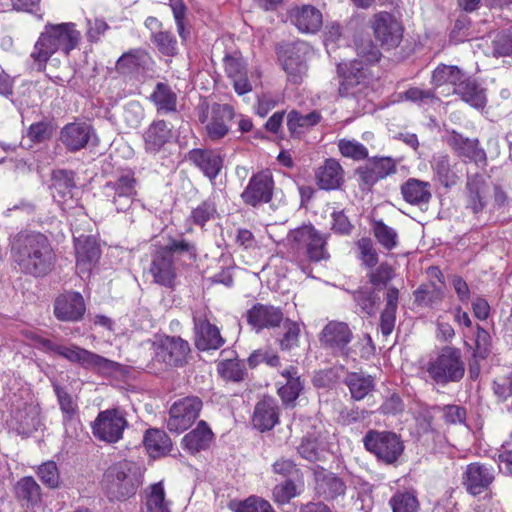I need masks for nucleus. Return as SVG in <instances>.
I'll list each match as a JSON object with an SVG mask.
<instances>
[{"label":"nucleus","mask_w":512,"mask_h":512,"mask_svg":"<svg viewBox=\"0 0 512 512\" xmlns=\"http://www.w3.org/2000/svg\"><path fill=\"white\" fill-rule=\"evenodd\" d=\"M173 138L172 127L164 120L153 121L144 132L145 150L148 153H158L165 144Z\"/></svg>","instance_id":"nucleus-30"},{"label":"nucleus","mask_w":512,"mask_h":512,"mask_svg":"<svg viewBox=\"0 0 512 512\" xmlns=\"http://www.w3.org/2000/svg\"><path fill=\"white\" fill-rule=\"evenodd\" d=\"M299 494L297 485L290 480L278 484L273 489L274 500L279 504H286Z\"/></svg>","instance_id":"nucleus-59"},{"label":"nucleus","mask_w":512,"mask_h":512,"mask_svg":"<svg viewBox=\"0 0 512 512\" xmlns=\"http://www.w3.org/2000/svg\"><path fill=\"white\" fill-rule=\"evenodd\" d=\"M281 377L283 378V382H278L281 386L278 388V393L283 402L289 404L294 402L302 388V382L297 373V370L294 367H289L284 369L281 372Z\"/></svg>","instance_id":"nucleus-41"},{"label":"nucleus","mask_w":512,"mask_h":512,"mask_svg":"<svg viewBox=\"0 0 512 512\" xmlns=\"http://www.w3.org/2000/svg\"><path fill=\"white\" fill-rule=\"evenodd\" d=\"M195 344L199 350L219 349L224 344L219 329L205 315L194 314Z\"/></svg>","instance_id":"nucleus-22"},{"label":"nucleus","mask_w":512,"mask_h":512,"mask_svg":"<svg viewBox=\"0 0 512 512\" xmlns=\"http://www.w3.org/2000/svg\"><path fill=\"white\" fill-rule=\"evenodd\" d=\"M278 60L292 84H300L308 71L310 47L303 41L281 43L276 48Z\"/></svg>","instance_id":"nucleus-8"},{"label":"nucleus","mask_w":512,"mask_h":512,"mask_svg":"<svg viewBox=\"0 0 512 512\" xmlns=\"http://www.w3.org/2000/svg\"><path fill=\"white\" fill-rule=\"evenodd\" d=\"M401 193L405 201L426 208L432 198L431 184L416 178H409L401 185Z\"/></svg>","instance_id":"nucleus-33"},{"label":"nucleus","mask_w":512,"mask_h":512,"mask_svg":"<svg viewBox=\"0 0 512 512\" xmlns=\"http://www.w3.org/2000/svg\"><path fill=\"white\" fill-rule=\"evenodd\" d=\"M85 232L84 226H77L72 230L76 253V270L82 277L90 275L101 255L97 235L86 234Z\"/></svg>","instance_id":"nucleus-10"},{"label":"nucleus","mask_w":512,"mask_h":512,"mask_svg":"<svg viewBox=\"0 0 512 512\" xmlns=\"http://www.w3.org/2000/svg\"><path fill=\"white\" fill-rule=\"evenodd\" d=\"M295 241L307 246V253L312 261H320L327 257L325 239L317 233L313 226H299L292 231Z\"/></svg>","instance_id":"nucleus-26"},{"label":"nucleus","mask_w":512,"mask_h":512,"mask_svg":"<svg viewBox=\"0 0 512 512\" xmlns=\"http://www.w3.org/2000/svg\"><path fill=\"white\" fill-rule=\"evenodd\" d=\"M248 363L251 367H256L260 363H266L271 367H276L280 363L279 356L268 350V349H258L255 350L248 358Z\"/></svg>","instance_id":"nucleus-63"},{"label":"nucleus","mask_w":512,"mask_h":512,"mask_svg":"<svg viewBox=\"0 0 512 512\" xmlns=\"http://www.w3.org/2000/svg\"><path fill=\"white\" fill-rule=\"evenodd\" d=\"M247 321L257 331L274 328L283 321V313L277 307L257 304L248 310Z\"/></svg>","instance_id":"nucleus-28"},{"label":"nucleus","mask_w":512,"mask_h":512,"mask_svg":"<svg viewBox=\"0 0 512 512\" xmlns=\"http://www.w3.org/2000/svg\"><path fill=\"white\" fill-rule=\"evenodd\" d=\"M38 476L43 484L56 488L59 484V472L55 462L48 461L38 468Z\"/></svg>","instance_id":"nucleus-61"},{"label":"nucleus","mask_w":512,"mask_h":512,"mask_svg":"<svg viewBox=\"0 0 512 512\" xmlns=\"http://www.w3.org/2000/svg\"><path fill=\"white\" fill-rule=\"evenodd\" d=\"M94 136V129L87 123L66 124L60 132V140L70 152L79 151L87 146Z\"/></svg>","instance_id":"nucleus-23"},{"label":"nucleus","mask_w":512,"mask_h":512,"mask_svg":"<svg viewBox=\"0 0 512 512\" xmlns=\"http://www.w3.org/2000/svg\"><path fill=\"white\" fill-rule=\"evenodd\" d=\"M11 253L20 270L34 276H44L54 265L52 247L41 233L20 232L12 240Z\"/></svg>","instance_id":"nucleus-1"},{"label":"nucleus","mask_w":512,"mask_h":512,"mask_svg":"<svg viewBox=\"0 0 512 512\" xmlns=\"http://www.w3.org/2000/svg\"><path fill=\"white\" fill-rule=\"evenodd\" d=\"M274 189L272 172L269 169L253 174L241 197L246 204L256 206L271 200Z\"/></svg>","instance_id":"nucleus-19"},{"label":"nucleus","mask_w":512,"mask_h":512,"mask_svg":"<svg viewBox=\"0 0 512 512\" xmlns=\"http://www.w3.org/2000/svg\"><path fill=\"white\" fill-rule=\"evenodd\" d=\"M54 134V126L49 120H41L32 123L26 133L25 137L34 144L45 143L49 141Z\"/></svg>","instance_id":"nucleus-52"},{"label":"nucleus","mask_w":512,"mask_h":512,"mask_svg":"<svg viewBox=\"0 0 512 512\" xmlns=\"http://www.w3.org/2000/svg\"><path fill=\"white\" fill-rule=\"evenodd\" d=\"M490 193L488 178L479 172L467 173L465 184L466 207L474 214L482 212Z\"/></svg>","instance_id":"nucleus-20"},{"label":"nucleus","mask_w":512,"mask_h":512,"mask_svg":"<svg viewBox=\"0 0 512 512\" xmlns=\"http://www.w3.org/2000/svg\"><path fill=\"white\" fill-rule=\"evenodd\" d=\"M81 33L72 22L47 23L40 33L30 54L38 71L46 68L47 62L57 52L68 56L80 43Z\"/></svg>","instance_id":"nucleus-2"},{"label":"nucleus","mask_w":512,"mask_h":512,"mask_svg":"<svg viewBox=\"0 0 512 512\" xmlns=\"http://www.w3.org/2000/svg\"><path fill=\"white\" fill-rule=\"evenodd\" d=\"M352 338L353 333L348 324L340 321H330L322 329L319 340L324 348L348 358L350 349L347 345Z\"/></svg>","instance_id":"nucleus-16"},{"label":"nucleus","mask_w":512,"mask_h":512,"mask_svg":"<svg viewBox=\"0 0 512 512\" xmlns=\"http://www.w3.org/2000/svg\"><path fill=\"white\" fill-rule=\"evenodd\" d=\"M315 180L322 190H336L344 182V170L336 159H326L324 164L316 169Z\"/></svg>","instance_id":"nucleus-29"},{"label":"nucleus","mask_w":512,"mask_h":512,"mask_svg":"<svg viewBox=\"0 0 512 512\" xmlns=\"http://www.w3.org/2000/svg\"><path fill=\"white\" fill-rule=\"evenodd\" d=\"M289 18L299 31L316 33L322 26V14L312 5L296 6L289 11Z\"/></svg>","instance_id":"nucleus-27"},{"label":"nucleus","mask_w":512,"mask_h":512,"mask_svg":"<svg viewBox=\"0 0 512 512\" xmlns=\"http://www.w3.org/2000/svg\"><path fill=\"white\" fill-rule=\"evenodd\" d=\"M493 480V469L480 463L469 464L463 475V484L472 495H478L483 492Z\"/></svg>","instance_id":"nucleus-25"},{"label":"nucleus","mask_w":512,"mask_h":512,"mask_svg":"<svg viewBox=\"0 0 512 512\" xmlns=\"http://www.w3.org/2000/svg\"><path fill=\"white\" fill-rule=\"evenodd\" d=\"M454 94L474 108L480 109L486 105L484 89L467 75L464 77L461 85L454 90Z\"/></svg>","instance_id":"nucleus-40"},{"label":"nucleus","mask_w":512,"mask_h":512,"mask_svg":"<svg viewBox=\"0 0 512 512\" xmlns=\"http://www.w3.org/2000/svg\"><path fill=\"white\" fill-rule=\"evenodd\" d=\"M299 454L306 460L315 462L324 458L325 447L322 440L314 435L304 437L298 446Z\"/></svg>","instance_id":"nucleus-49"},{"label":"nucleus","mask_w":512,"mask_h":512,"mask_svg":"<svg viewBox=\"0 0 512 512\" xmlns=\"http://www.w3.org/2000/svg\"><path fill=\"white\" fill-rule=\"evenodd\" d=\"M43 346L71 363L79 364L85 369L98 373L110 374L116 371L118 367L116 362L74 344L58 345L50 340H44Z\"/></svg>","instance_id":"nucleus-7"},{"label":"nucleus","mask_w":512,"mask_h":512,"mask_svg":"<svg viewBox=\"0 0 512 512\" xmlns=\"http://www.w3.org/2000/svg\"><path fill=\"white\" fill-rule=\"evenodd\" d=\"M423 370L436 384L459 382L465 373L461 351L454 347H444L436 357L424 365Z\"/></svg>","instance_id":"nucleus-6"},{"label":"nucleus","mask_w":512,"mask_h":512,"mask_svg":"<svg viewBox=\"0 0 512 512\" xmlns=\"http://www.w3.org/2000/svg\"><path fill=\"white\" fill-rule=\"evenodd\" d=\"M74 173L67 170H55L52 173L50 189L52 196L57 201L72 196V190L75 188Z\"/></svg>","instance_id":"nucleus-44"},{"label":"nucleus","mask_w":512,"mask_h":512,"mask_svg":"<svg viewBox=\"0 0 512 512\" xmlns=\"http://www.w3.org/2000/svg\"><path fill=\"white\" fill-rule=\"evenodd\" d=\"M162 482L150 485L146 490L147 512H171Z\"/></svg>","instance_id":"nucleus-47"},{"label":"nucleus","mask_w":512,"mask_h":512,"mask_svg":"<svg viewBox=\"0 0 512 512\" xmlns=\"http://www.w3.org/2000/svg\"><path fill=\"white\" fill-rule=\"evenodd\" d=\"M347 385L355 400L363 399L373 388V380L370 376L353 373L347 378Z\"/></svg>","instance_id":"nucleus-53"},{"label":"nucleus","mask_w":512,"mask_h":512,"mask_svg":"<svg viewBox=\"0 0 512 512\" xmlns=\"http://www.w3.org/2000/svg\"><path fill=\"white\" fill-rule=\"evenodd\" d=\"M363 442L369 452L386 464L395 463L404 450L400 437L389 431L370 430Z\"/></svg>","instance_id":"nucleus-11"},{"label":"nucleus","mask_w":512,"mask_h":512,"mask_svg":"<svg viewBox=\"0 0 512 512\" xmlns=\"http://www.w3.org/2000/svg\"><path fill=\"white\" fill-rule=\"evenodd\" d=\"M128 422L119 409L101 411L93 421L91 428L95 438L108 443H116L123 437Z\"/></svg>","instance_id":"nucleus-13"},{"label":"nucleus","mask_w":512,"mask_h":512,"mask_svg":"<svg viewBox=\"0 0 512 512\" xmlns=\"http://www.w3.org/2000/svg\"><path fill=\"white\" fill-rule=\"evenodd\" d=\"M169 6L174 16L177 32L182 43H185L190 35L189 30L185 28V15L187 8L183 0H169Z\"/></svg>","instance_id":"nucleus-57"},{"label":"nucleus","mask_w":512,"mask_h":512,"mask_svg":"<svg viewBox=\"0 0 512 512\" xmlns=\"http://www.w3.org/2000/svg\"><path fill=\"white\" fill-rule=\"evenodd\" d=\"M54 390L58 398L60 410L63 414V424L66 432L68 433L70 428L75 429L79 423L78 405L74 398L59 385H55Z\"/></svg>","instance_id":"nucleus-43"},{"label":"nucleus","mask_w":512,"mask_h":512,"mask_svg":"<svg viewBox=\"0 0 512 512\" xmlns=\"http://www.w3.org/2000/svg\"><path fill=\"white\" fill-rule=\"evenodd\" d=\"M151 41L158 51L165 56H175L178 54V41L171 31L159 30L151 35Z\"/></svg>","instance_id":"nucleus-50"},{"label":"nucleus","mask_w":512,"mask_h":512,"mask_svg":"<svg viewBox=\"0 0 512 512\" xmlns=\"http://www.w3.org/2000/svg\"><path fill=\"white\" fill-rule=\"evenodd\" d=\"M175 256L183 262H191L196 257L195 247L184 239L172 238L165 247L154 255L150 272L154 281L165 287H172L176 278Z\"/></svg>","instance_id":"nucleus-4"},{"label":"nucleus","mask_w":512,"mask_h":512,"mask_svg":"<svg viewBox=\"0 0 512 512\" xmlns=\"http://www.w3.org/2000/svg\"><path fill=\"white\" fill-rule=\"evenodd\" d=\"M444 296L441 288L432 285L431 289L429 287H419L415 291V299L418 303L424 305H433L442 300Z\"/></svg>","instance_id":"nucleus-62"},{"label":"nucleus","mask_w":512,"mask_h":512,"mask_svg":"<svg viewBox=\"0 0 512 512\" xmlns=\"http://www.w3.org/2000/svg\"><path fill=\"white\" fill-rule=\"evenodd\" d=\"M152 59L143 49H134L124 53L117 61V67L129 73H139L148 68Z\"/></svg>","instance_id":"nucleus-46"},{"label":"nucleus","mask_w":512,"mask_h":512,"mask_svg":"<svg viewBox=\"0 0 512 512\" xmlns=\"http://www.w3.org/2000/svg\"><path fill=\"white\" fill-rule=\"evenodd\" d=\"M396 173V165L390 157L373 158L356 170L362 189H370L379 180Z\"/></svg>","instance_id":"nucleus-21"},{"label":"nucleus","mask_w":512,"mask_h":512,"mask_svg":"<svg viewBox=\"0 0 512 512\" xmlns=\"http://www.w3.org/2000/svg\"><path fill=\"white\" fill-rule=\"evenodd\" d=\"M16 430L19 434L28 436L42 426L40 408L36 404L25 405L14 414Z\"/></svg>","instance_id":"nucleus-37"},{"label":"nucleus","mask_w":512,"mask_h":512,"mask_svg":"<svg viewBox=\"0 0 512 512\" xmlns=\"http://www.w3.org/2000/svg\"><path fill=\"white\" fill-rule=\"evenodd\" d=\"M137 180L131 170L123 171L113 181L103 186L104 195L111 200L117 211H127L137 196Z\"/></svg>","instance_id":"nucleus-12"},{"label":"nucleus","mask_w":512,"mask_h":512,"mask_svg":"<svg viewBox=\"0 0 512 512\" xmlns=\"http://www.w3.org/2000/svg\"><path fill=\"white\" fill-rule=\"evenodd\" d=\"M284 332L277 339L282 351H292L299 347L301 328L299 323L286 320L284 322Z\"/></svg>","instance_id":"nucleus-51"},{"label":"nucleus","mask_w":512,"mask_h":512,"mask_svg":"<svg viewBox=\"0 0 512 512\" xmlns=\"http://www.w3.org/2000/svg\"><path fill=\"white\" fill-rule=\"evenodd\" d=\"M86 307L82 295L78 292H68L60 295L54 305V314L61 321H78Z\"/></svg>","instance_id":"nucleus-24"},{"label":"nucleus","mask_w":512,"mask_h":512,"mask_svg":"<svg viewBox=\"0 0 512 512\" xmlns=\"http://www.w3.org/2000/svg\"><path fill=\"white\" fill-rule=\"evenodd\" d=\"M18 498L34 504L40 500V486L32 477H24L15 487Z\"/></svg>","instance_id":"nucleus-55"},{"label":"nucleus","mask_w":512,"mask_h":512,"mask_svg":"<svg viewBox=\"0 0 512 512\" xmlns=\"http://www.w3.org/2000/svg\"><path fill=\"white\" fill-rule=\"evenodd\" d=\"M149 99L158 113L166 114L177 110V95L166 83L158 82Z\"/></svg>","instance_id":"nucleus-42"},{"label":"nucleus","mask_w":512,"mask_h":512,"mask_svg":"<svg viewBox=\"0 0 512 512\" xmlns=\"http://www.w3.org/2000/svg\"><path fill=\"white\" fill-rule=\"evenodd\" d=\"M359 250V258L367 267H373L378 263V255L369 238H362L356 243Z\"/></svg>","instance_id":"nucleus-60"},{"label":"nucleus","mask_w":512,"mask_h":512,"mask_svg":"<svg viewBox=\"0 0 512 512\" xmlns=\"http://www.w3.org/2000/svg\"><path fill=\"white\" fill-rule=\"evenodd\" d=\"M155 358L168 366L182 365L190 352L189 343L180 337L164 336L154 342Z\"/></svg>","instance_id":"nucleus-18"},{"label":"nucleus","mask_w":512,"mask_h":512,"mask_svg":"<svg viewBox=\"0 0 512 512\" xmlns=\"http://www.w3.org/2000/svg\"><path fill=\"white\" fill-rule=\"evenodd\" d=\"M392 512H418L419 501L413 489L398 490L389 500Z\"/></svg>","instance_id":"nucleus-48"},{"label":"nucleus","mask_w":512,"mask_h":512,"mask_svg":"<svg viewBox=\"0 0 512 512\" xmlns=\"http://www.w3.org/2000/svg\"><path fill=\"white\" fill-rule=\"evenodd\" d=\"M218 372L225 380L241 381L244 378V365L236 359H229L218 365Z\"/></svg>","instance_id":"nucleus-58"},{"label":"nucleus","mask_w":512,"mask_h":512,"mask_svg":"<svg viewBox=\"0 0 512 512\" xmlns=\"http://www.w3.org/2000/svg\"><path fill=\"white\" fill-rule=\"evenodd\" d=\"M372 28L375 38L385 49L399 46L403 38L402 24L390 13L382 11L374 16Z\"/></svg>","instance_id":"nucleus-17"},{"label":"nucleus","mask_w":512,"mask_h":512,"mask_svg":"<svg viewBox=\"0 0 512 512\" xmlns=\"http://www.w3.org/2000/svg\"><path fill=\"white\" fill-rule=\"evenodd\" d=\"M446 142L464 163H473L480 168L487 166L486 151L481 147L477 138L465 137L463 134L452 130L448 134Z\"/></svg>","instance_id":"nucleus-15"},{"label":"nucleus","mask_w":512,"mask_h":512,"mask_svg":"<svg viewBox=\"0 0 512 512\" xmlns=\"http://www.w3.org/2000/svg\"><path fill=\"white\" fill-rule=\"evenodd\" d=\"M237 512H274V509L268 501L251 496L240 504Z\"/></svg>","instance_id":"nucleus-64"},{"label":"nucleus","mask_w":512,"mask_h":512,"mask_svg":"<svg viewBox=\"0 0 512 512\" xmlns=\"http://www.w3.org/2000/svg\"><path fill=\"white\" fill-rule=\"evenodd\" d=\"M322 116L317 111L302 114L298 111H291L287 117V127L293 137H300L306 129L317 125Z\"/></svg>","instance_id":"nucleus-45"},{"label":"nucleus","mask_w":512,"mask_h":512,"mask_svg":"<svg viewBox=\"0 0 512 512\" xmlns=\"http://www.w3.org/2000/svg\"><path fill=\"white\" fill-rule=\"evenodd\" d=\"M465 76L466 73L456 65L439 64L432 72L431 83L435 88L447 87L454 94Z\"/></svg>","instance_id":"nucleus-34"},{"label":"nucleus","mask_w":512,"mask_h":512,"mask_svg":"<svg viewBox=\"0 0 512 512\" xmlns=\"http://www.w3.org/2000/svg\"><path fill=\"white\" fill-rule=\"evenodd\" d=\"M188 160L196 165L210 179L216 178L219 174L223 159L220 154L213 150L192 149L188 153Z\"/></svg>","instance_id":"nucleus-31"},{"label":"nucleus","mask_w":512,"mask_h":512,"mask_svg":"<svg viewBox=\"0 0 512 512\" xmlns=\"http://www.w3.org/2000/svg\"><path fill=\"white\" fill-rule=\"evenodd\" d=\"M315 490L325 499H335L344 495L346 490L345 483L334 473L324 469L315 470Z\"/></svg>","instance_id":"nucleus-32"},{"label":"nucleus","mask_w":512,"mask_h":512,"mask_svg":"<svg viewBox=\"0 0 512 512\" xmlns=\"http://www.w3.org/2000/svg\"><path fill=\"white\" fill-rule=\"evenodd\" d=\"M338 149L343 157L361 161L368 158V149L360 142L354 139H340Z\"/></svg>","instance_id":"nucleus-54"},{"label":"nucleus","mask_w":512,"mask_h":512,"mask_svg":"<svg viewBox=\"0 0 512 512\" xmlns=\"http://www.w3.org/2000/svg\"><path fill=\"white\" fill-rule=\"evenodd\" d=\"M456 165L457 163H452L450 156L445 153H437L431 160V168L435 177L446 188L454 186L459 180L455 170Z\"/></svg>","instance_id":"nucleus-35"},{"label":"nucleus","mask_w":512,"mask_h":512,"mask_svg":"<svg viewBox=\"0 0 512 512\" xmlns=\"http://www.w3.org/2000/svg\"><path fill=\"white\" fill-rule=\"evenodd\" d=\"M278 422V408L272 398L257 403L253 414V425L260 431L272 429Z\"/></svg>","instance_id":"nucleus-36"},{"label":"nucleus","mask_w":512,"mask_h":512,"mask_svg":"<svg viewBox=\"0 0 512 512\" xmlns=\"http://www.w3.org/2000/svg\"><path fill=\"white\" fill-rule=\"evenodd\" d=\"M198 120L205 124L207 137L212 141L222 139L229 132V124L235 112L229 104L214 103L211 107L206 102L198 108Z\"/></svg>","instance_id":"nucleus-9"},{"label":"nucleus","mask_w":512,"mask_h":512,"mask_svg":"<svg viewBox=\"0 0 512 512\" xmlns=\"http://www.w3.org/2000/svg\"><path fill=\"white\" fill-rule=\"evenodd\" d=\"M143 443L145 449L153 458L167 455L172 448L171 439L160 429L147 430L144 435Z\"/></svg>","instance_id":"nucleus-39"},{"label":"nucleus","mask_w":512,"mask_h":512,"mask_svg":"<svg viewBox=\"0 0 512 512\" xmlns=\"http://www.w3.org/2000/svg\"><path fill=\"white\" fill-rule=\"evenodd\" d=\"M140 484V473L136 464L127 460L111 465L102 481L103 489L110 500H122L134 495Z\"/></svg>","instance_id":"nucleus-5"},{"label":"nucleus","mask_w":512,"mask_h":512,"mask_svg":"<svg viewBox=\"0 0 512 512\" xmlns=\"http://www.w3.org/2000/svg\"><path fill=\"white\" fill-rule=\"evenodd\" d=\"M191 218L195 224H205L206 222H214L219 218L215 203L206 200L193 209Z\"/></svg>","instance_id":"nucleus-56"},{"label":"nucleus","mask_w":512,"mask_h":512,"mask_svg":"<svg viewBox=\"0 0 512 512\" xmlns=\"http://www.w3.org/2000/svg\"><path fill=\"white\" fill-rule=\"evenodd\" d=\"M202 409V401L196 396L184 397L171 406L167 428L170 432L180 434L192 426Z\"/></svg>","instance_id":"nucleus-14"},{"label":"nucleus","mask_w":512,"mask_h":512,"mask_svg":"<svg viewBox=\"0 0 512 512\" xmlns=\"http://www.w3.org/2000/svg\"><path fill=\"white\" fill-rule=\"evenodd\" d=\"M356 51L360 59H354L349 64H338V72L343 80L339 86V94L343 97H358L368 89V64L377 62L381 53L378 47L367 38L356 42Z\"/></svg>","instance_id":"nucleus-3"},{"label":"nucleus","mask_w":512,"mask_h":512,"mask_svg":"<svg viewBox=\"0 0 512 512\" xmlns=\"http://www.w3.org/2000/svg\"><path fill=\"white\" fill-rule=\"evenodd\" d=\"M213 433L204 421H200L195 429L187 433L182 439V445L190 453L195 454L209 447Z\"/></svg>","instance_id":"nucleus-38"}]
</instances>
